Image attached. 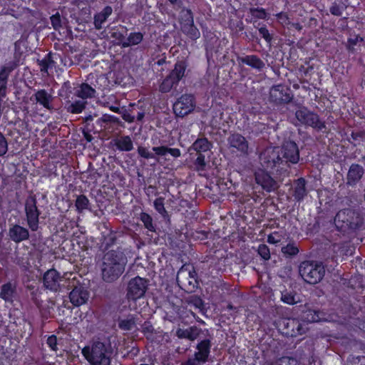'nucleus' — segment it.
I'll return each mask as SVG.
<instances>
[{
	"label": "nucleus",
	"mask_w": 365,
	"mask_h": 365,
	"mask_svg": "<svg viewBox=\"0 0 365 365\" xmlns=\"http://www.w3.org/2000/svg\"><path fill=\"white\" fill-rule=\"evenodd\" d=\"M127 259L123 252L111 250L105 253L101 265L102 279L113 282L124 272Z\"/></svg>",
	"instance_id": "obj_1"
},
{
	"label": "nucleus",
	"mask_w": 365,
	"mask_h": 365,
	"mask_svg": "<svg viewBox=\"0 0 365 365\" xmlns=\"http://www.w3.org/2000/svg\"><path fill=\"white\" fill-rule=\"evenodd\" d=\"M334 222L339 231L346 232L359 230L364 224V218L356 210L344 208L336 214Z\"/></svg>",
	"instance_id": "obj_2"
},
{
	"label": "nucleus",
	"mask_w": 365,
	"mask_h": 365,
	"mask_svg": "<svg viewBox=\"0 0 365 365\" xmlns=\"http://www.w3.org/2000/svg\"><path fill=\"white\" fill-rule=\"evenodd\" d=\"M82 354L91 365H110V347L101 341H95L92 346H85Z\"/></svg>",
	"instance_id": "obj_3"
},
{
	"label": "nucleus",
	"mask_w": 365,
	"mask_h": 365,
	"mask_svg": "<svg viewBox=\"0 0 365 365\" xmlns=\"http://www.w3.org/2000/svg\"><path fill=\"white\" fill-rule=\"evenodd\" d=\"M259 161L263 169L272 175L281 176L287 174L282 166L279 148L265 149L259 155Z\"/></svg>",
	"instance_id": "obj_4"
},
{
	"label": "nucleus",
	"mask_w": 365,
	"mask_h": 365,
	"mask_svg": "<svg viewBox=\"0 0 365 365\" xmlns=\"http://www.w3.org/2000/svg\"><path fill=\"white\" fill-rule=\"evenodd\" d=\"M299 273L304 282L316 284L324 277L325 267L321 262L305 260L300 263Z\"/></svg>",
	"instance_id": "obj_5"
},
{
	"label": "nucleus",
	"mask_w": 365,
	"mask_h": 365,
	"mask_svg": "<svg viewBox=\"0 0 365 365\" xmlns=\"http://www.w3.org/2000/svg\"><path fill=\"white\" fill-rule=\"evenodd\" d=\"M188 63L186 59L178 60L174 65V68L163 79L160 85V91L162 93H168L173 87H176L179 82L185 76Z\"/></svg>",
	"instance_id": "obj_6"
},
{
	"label": "nucleus",
	"mask_w": 365,
	"mask_h": 365,
	"mask_svg": "<svg viewBox=\"0 0 365 365\" xmlns=\"http://www.w3.org/2000/svg\"><path fill=\"white\" fill-rule=\"evenodd\" d=\"M179 24L182 32L190 39L196 41L200 37V32L194 24L191 9L183 7L179 13Z\"/></svg>",
	"instance_id": "obj_7"
},
{
	"label": "nucleus",
	"mask_w": 365,
	"mask_h": 365,
	"mask_svg": "<svg viewBox=\"0 0 365 365\" xmlns=\"http://www.w3.org/2000/svg\"><path fill=\"white\" fill-rule=\"evenodd\" d=\"M283 168L289 173L292 165L299 163L300 155L298 145L294 140H284L279 150Z\"/></svg>",
	"instance_id": "obj_8"
},
{
	"label": "nucleus",
	"mask_w": 365,
	"mask_h": 365,
	"mask_svg": "<svg viewBox=\"0 0 365 365\" xmlns=\"http://www.w3.org/2000/svg\"><path fill=\"white\" fill-rule=\"evenodd\" d=\"M295 117L302 125L311 127L316 130L322 131L326 128L325 122L320 118L319 115L307 107L299 108L295 112Z\"/></svg>",
	"instance_id": "obj_9"
},
{
	"label": "nucleus",
	"mask_w": 365,
	"mask_h": 365,
	"mask_svg": "<svg viewBox=\"0 0 365 365\" xmlns=\"http://www.w3.org/2000/svg\"><path fill=\"white\" fill-rule=\"evenodd\" d=\"M282 334L287 337H296L306 333L308 327L299 319L284 318L279 322Z\"/></svg>",
	"instance_id": "obj_10"
},
{
	"label": "nucleus",
	"mask_w": 365,
	"mask_h": 365,
	"mask_svg": "<svg viewBox=\"0 0 365 365\" xmlns=\"http://www.w3.org/2000/svg\"><path fill=\"white\" fill-rule=\"evenodd\" d=\"M37 200L35 195H29L25 200V213L27 225L34 232L38 229L39 215L41 214L37 207Z\"/></svg>",
	"instance_id": "obj_11"
},
{
	"label": "nucleus",
	"mask_w": 365,
	"mask_h": 365,
	"mask_svg": "<svg viewBox=\"0 0 365 365\" xmlns=\"http://www.w3.org/2000/svg\"><path fill=\"white\" fill-rule=\"evenodd\" d=\"M195 98L192 94H183L173 103V110L178 117H184L195 108Z\"/></svg>",
	"instance_id": "obj_12"
},
{
	"label": "nucleus",
	"mask_w": 365,
	"mask_h": 365,
	"mask_svg": "<svg viewBox=\"0 0 365 365\" xmlns=\"http://www.w3.org/2000/svg\"><path fill=\"white\" fill-rule=\"evenodd\" d=\"M147 288L148 280L145 278L135 277L131 279L128 285V299L136 301L145 295Z\"/></svg>",
	"instance_id": "obj_13"
},
{
	"label": "nucleus",
	"mask_w": 365,
	"mask_h": 365,
	"mask_svg": "<svg viewBox=\"0 0 365 365\" xmlns=\"http://www.w3.org/2000/svg\"><path fill=\"white\" fill-rule=\"evenodd\" d=\"M270 98L276 104L280 105L291 102L293 99V95L288 87L279 84L272 88Z\"/></svg>",
	"instance_id": "obj_14"
},
{
	"label": "nucleus",
	"mask_w": 365,
	"mask_h": 365,
	"mask_svg": "<svg viewBox=\"0 0 365 365\" xmlns=\"http://www.w3.org/2000/svg\"><path fill=\"white\" fill-rule=\"evenodd\" d=\"M271 175L272 174L264 169H258L255 172L256 183L267 192L273 191L277 187L276 181Z\"/></svg>",
	"instance_id": "obj_15"
},
{
	"label": "nucleus",
	"mask_w": 365,
	"mask_h": 365,
	"mask_svg": "<svg viewBox=\"0 0 365 365\" xmlns=\"http://www.w3.org/2000/svg\"><path fill=\"white\" fill-rule=\"evenodd\" d=\"M364 173L365 170L360 164H351L346 173V185L348 187H355L361 180Z\"/></svg>",
	"instance_id": "obj_16"
},
{
	"label": "nucleus",
	"mask_w": 365,
	"mask_h": 365,
	"mask_svg": "<svg viewBox=\"0 0 365 365\" xmlns=\"http://www.w3.org/2000/svg\"><path fill=\"white\" fill-rule=\"evenodd\" d=\"M90 296L88 290L81 284L75 286L69 293V299L75 307H79L87 302Z\"/></svg>",
	"instance_id": "obj_17"
},
{
	"label": "nucleus",
	"mask_w": 365,
	"mask_h": 365,
	"mask_svg": "<svg viewBox=\"0 0 365 365\" xmlns=\"http://www.w3.org/2000/svg\"><path fill=\"white\" fill-rule=\"evenodd\" d=\"M7 236L11 241L19 244L29 240V231L19 224H11L9 226Z\"/></svg>",
	"instance_id": "obj_18"
},
{
	"label": "nucleus",
	"mask_w": 365,
	"mask_h": 365,
	"mask_svg": "<svg viewBox=\"0 0 365 365\" xmlns=\"http://www.w3.org/2000/svg\"><path fill=\"white\" fill-rule=\"evenodd\" d=\"M211 347L212 343L209 339H202L197 344V351L195 352L194 356L200 364H204L208 361Z\"/></svg>",
	"instance_id": "obj_19"
},
{
	"label": "nucleus",
	"mask_w": 365,
	"mask_h": 365,
	"mask_svg": "<svg viewBox=\"0 0 365 365\" xmlns=\"http://www.w3.org/2000/svg\"><path fill=\"white\" fill-rule=\"evenodd\" d=\"M331 261L336 264L339 257L351 255L352 254L351 242L349 241H343L339 243H334L331 245Z\"/></svg>",
	"instance_id": "obj_20"
},
{
	"label": "nucleus",
	"mask_w": 365,
	"mask_h": 365,
	"mask_svg": "<svg viewBox=\"0 0 365 365\" xmlns=\"http://www.w3.org/2000/svg\"><path fill=\"white\" fill-rule=\"evenodd\" d=\"M60 274L55 269H48L45 272L43 277L44 287L53 292H57L60 288Z\"/></svg>",
	"instance_id": "obj_21"
},
{
	"label": "nucleus",
	"mask_w": 365,
	"mask_h": 365,
	"mask_svg": "<svg viewBox=\"0 0 365 365\" xmlns=\"http://www.w3.org/2000/svg\"><path fill=\"white\" fill-rule=\"evenodd\" d=\"M230 148H235L242 155H247L248 152V142L246 138L239 133H233L228 138Z\"/></svg>",
	"instance_id": "obj_22"
},
{
	"label": "nucleus",
	"mask_w": 365,
	"mask_h": 365,
	"mask_svg": "<svg viewBox=\"0 0 365 365\" xmlns=\"http://www.w3.org/2000/svg\"><path fill=\"white\" fill-rule=\"evenodd\" d=\"M207 262H209V269L210 272L218 275L226 270L228 258L224 255L221 257L214 255L212 256Z\"/></svg>",
	"instance_id": "obj_23"
},
{
	"label": "nucleus",
	"mask_w": 365,
	"mask_h": 365,
	"mask_svg": "<svg viewBox=\"0 0 365 365\" xmlns=\"http://www.w3.org/2000/svg\"><path fill=\"white\" fill-rule=\"evenodd\" d=\"M34 100L36 103L43 108L51 110L53 107L52 105L53 96L45 89H39L34 94Z\"/></svg>",
	"instance_id": "obj_24"
},
{
	"label": "nucleus",
	"mask_w": 365,
	"mask_h": 365,
	"mask_svg": "<svg viewBox=\"0 0 365 365\" xmlns=\"http://www.w3.org/2000/svg\"><path fill=\"white\" fill-rule=\"evenodd\" d=\"M16 294V285L15 283L8 282L1 287L0 298L5 302L13 303Z\"/></svg>",
	"instance_id": "obj_25"
},
{
	"label": "nucleus",
	"mask_w": 365,
	"mask_h": 365,
	"mask_svg": "<svg viewBox=\"0 0 365 365\" xmlns=\"http://www.w3.org/2000/svg\"><path fill=\"white\" fill-rule=\"evenodd\" d=\"M200 333V328H198L197 326H191L187 329L178 328L175 335L178 339L194 341L199 336Z\"/></svg>",
	"instance_id": "obj_26"
},
{
	"label": "nucleus",
	"mask_w": 365,
	"mask_h": 365,
	"mask_svg": "<svg viewBox=\"0 0 365 365\" xmlns=\"http://www.w3.org/2000/svg\"><path fill=\"white\" fill-rule=\"evenodd\" d=\"M239 63L245 64L252 68L262 70L264 67V61L257 55H247L243 57H237Z\"/></svg>",
	"instance_id": "obj_27"
},
{
	"label": "nucleus",
	"mask_w": 365,
	"mask_h": 365,
	"mask_svg": "<svg viewBox=\"0 0 365 365\" xmlns=\"http://www.w3.org/2000/svg\"><path fill=\"white\" fill-rule=\"evenodd\" d=\"M176 280L178 285L183 289H186L187 284L189 286L192 285V288H194L195 285L193 284L192 281L196 282V279L194 277L192 272L184 270L183 269H180L178 271Z\"/></svg>",
	"instance_id": "obj_28"
},
{
	"label": "nucleus",
	"mask_w": 365,
	"mask_h": 365,
	"mask_svg": "<svg viewBox=\"0 0 365 365\" xmlns=\"http://www.w3.org/2000/svg\"><path fill=\"white\" fill-rule=\"evenodd\" d=\"M212 148V143L207 138H197L192 145L190 147L189 150L195 151L196 153H204L210 151Z\"/></svg>",
	"instance_id": "obj_29"
},
{
	"label": "nucleus",
	"mask_w": 365,
	"mask_h": 365,
	"mask_svg": "<svg viewBox=\"0 0 365 365\" xmlns=\"http://www.w3.org/2000/svg\"><path fill=\"white\" fill-rule=\"evenodd\" d=\"M112 13L113 8L110 6H106L100 12L96 14L93 17V24L96 29H102L103 24L106 21Z\"/></svg>",
	"instance_id": "obj_30"
},
{
	"label": "nucleus",
	"mask_w": 365,
	"mask_h": 365,
	"mask_svg": "<svg viewBox=\"0 0 365 365\" xmlns=\"http://www.w3.org/2000/svg\"><path fill=\"white\" fill-rule=\"evenodd\" d=\"M116 242L117 232L110 230L106 235L103 234L101 240L100 249L103 252H108L110 251L109 249L116 244Z\"/></svg>",
	"instance_id": "obj_31"
},
{
	"label": "nucleus",
	"mask_w": 365,
	"mask_h": 365,
	"mask_svg": "<svg viewBox=\"0 0 365 365\" xmlns=\"http://www.w3.org/2000/svg\"><path fill=\"white\" fill-rule=\"evenodd\" d=\"M306 195V180L304 178H299L295 181L293 196L297 201L300 202Z\"/></svg>",
	"instance_id": "obj_32"
},
{
	"label": "nucleus",
	"mask_w": 365,
	"mask_h": 365,
	"mask_svg": "<svg viewBox=\"0 0 365 365\" xmlns=\"http://www.w3.org/2000/svg\"><path fill=\"white\" fill-rule=\"evenodd\" d=\"M300 321L306 325L309 323L318 322L320 321L319 312L314 309L307 308L302 311Z\"/></svg>",
	"instance_id": "obj_33"
},
{
	"label": "nucleus",
	"mask_w": 365,
	"mask_h": 365,
	"mask_svg": "<svg viewBox=\"0 0 365 365\" xmlns=\"http://www.w3.org/2000/svg\"><path fill=\"white\" fill-rule=\"evenodd\" d=\"M114 145L120 151H130L133 149V143L128 135L121 136L114 140Z\"/></svg>",
	"instance_id": "obj_34"
},
{
	"label": "nucleus",
	"mask_w": 365,
	"mask_h": 365,
	"mask_svg": "<svg viewBox=\"0 0 365 365\" xmlns=\"http://www.w3.org/2000/svg\"><path fill=\"white\" fill-rule=\"evenodd\" d=\"M153 150L155 155L158 156H164L167 154H170L174 158H178L181 155V151L179 148H168L164 145L153 147Z\"/></svg>",
	"instance_id": "obj_35"
},
{
	"label": "nucleus",
	"mask_w": 365,
	"mask_h": 365,
	"mask_svg": "<svg viewBox=\"0 0 365 365\" xmlns=\"http://www.w3.org/2000/svg\"><path fill=\"white\" fill-rule=\"evenodd\" d=\"M53 54L51 52L48 53L41 60H38V65L42 73H48L49 69H52L56 64L53 61Z\"/></svg>",
	"instance_id": "obj_36"
},
{
	"label": "nucleus",
	"mask_w": 365,
	"mask_h": 365,
	"mask_svg": "<svg viewBox=\"0 0 365 365\" xmlns=\"http://www.w3.org/2000/svg\"><path fill=\"white\" fill-rule=\"evenodd\" d=\"M95 93L96 90L86 83H81L79 89L76 92V95L82 99L93 98L95 96Z\"/></svg>",
	"instance_id": "obj_37"
},
{
	"label": "nucleus",
	"mask_w": 365,
	"mask_h": 365,
	"mask_svg": "<svg viewBox=\"0 0 365 365\" xmlns=\"http://www.w3.org/2000/svg\"><path fill=\"white\" fill-rule=\"evenodd\" d=\"M101 177V174L98 170L88 168V170L83 173V178H85L84 182L89 185H96L98 179Z\"/></svg>",
	"instance_id": "obj_38"
},
{
	"label": "nucleus",
	"mask_w": 365,
	"mask_h": 365,
	"mask_svg": "<svg viewBox=\"0 0 365 365\" xmlns=\"http://www.w3.org/2000/svg\"><path fill=\"white\" fill-rule=\"evenodd\" d=\"M138 219L143 222L145 229H146L148 232H156V225L154 223L153 219L150 214L142 211L139 214Z\"/></svg>",
	"instance_id": "obj_39"
},
{
	"label": "nucleus",
	"mask_w": 365,
	"mask_h": 365,
	"mask_svg": "<svg viewBox=\"0 0 365 365\" xmlns=\"http://www.w3.org/2000/svg\"><path fill=\"white\" fill-rule=\"evenodd\" d=\"M127 29L125 26H120L119 27L113 28L110 32V36L114 38L117 43L123 46V43L125 42V34Z\"/></svg>",
	"instance_id": "obj_40"
},
{
	"label": "nucleus",
	"mask_w": 365,
	"mask_h": 365,
	"mask_svg": "<svg viewBox=\"0 0 365 365\" xmlns=\"http://www.w3.org/2000/svg\"><path fill=\"white\" fill-rule=\"evenodd\" d=\"M143 39V35L141 32H131L127 37L125 42L123 43V47L126 48L131 46L139 44Z\"/></svg>",
	"instance_id": "obj_41"
},
{
	"label": "nucleus",
	"mask_w": 365,
	"mask_h": 365,
	"mask_svg": "<svg viewBox=\"0 0 365 365\" xmlns=\"http://www.w3.org/2000/svg\"><path fill=\"white\" fill-rule=\"evenodd\" d=\"M86 101L78 100L69 103L68 105H66V108L67 111L71 113L78 114L83 112L86 108Z\"/></svg>",
	"instance_id": "obj_42"
},
{
	"label": "nucleus",
	"mask_w": 365,
	"mask_h": 365,
	"mask_svg": "<svg viewBox=\"0 0 365 365\" xmlns=\"http://www.w3.org/2000/svg\"><path fill=\"white\" fill-rule=\"evenodd\" d=\"M89 200L88 197L84 195H80L77 196L75 202V206L78 213H81L84 210L88 208Z\"/></svg>",
	"instance_id": "obj_43"
},
{
	"label": "nucleus",
	"mask_w": 365,
	"mask_h": 365,
	"mask_svg": "<svg viewBox=\"0 0 365 365\" xmlns=\"http://www.w3.org/2000/svg\"><path fill=\"white\" fill-rule=\"evenodd\" d=\"M364 38L360 36L359 34L351 35L350 37L347 38V43L346 44V50L351 53H354L355 51L354 46L359 43L362 42Z\"/></svg>",
	"instance_id": "obj_44"
},
{
	"label": "nucleus",
	"mask_w": 365,
	"mask_h": 365,
	"mask_svg": "<svg viewBox=\"0 0 365 365\" xmlns=\"http://www.w3.org/2000/svg\"><path fill=\"white\" fill-rule=\"evenodd\" d=\"M197 158L193 161L195 170L197 171H204L206 168L205 155L204 153H196Z\"/></svg>",
	"instance_id": "obj_45"
},
{
	"label": "nucleus",
	"mask_w": 365,
	"mask_h": 365,
	"mask_svg": "<svg viewBox=\"0 0 365 365\" xmlns=\"http://www.w3.org/2000/svg\"><path fill=\"white\" fill-rule=\"evenodd\" d=\"M251 16L257 19H266L267 18V12L262 7H252L249 10Z\"/></svg>",
	"instance_id": "obj_46"
},
{
	"label": "nucleus",
	"mask_w": 365,
	"mask_h": 365,
	"mask_svg": "<svg viewBox=\"0 0 365 365\" xmlns=\"http://www.w3.org/2000/svg\"><path fill=\"white\" fill-rule=\"evenodd\" d=\"M258 255L264 261L270 259V250L265 244L259 245L257 250Z\"/></svg>",
	"instance_id": "obj_47"
},
{
	"label": "nucleus",
	"mask_w": 365,
	"mask_h": 365,
	"mask_svg": "<svg viewBox=\"0 0 365 365\" xmlns=\"http://www.w3.org/2000/svg\"><path fill=\"white\" fill-rule=\"evenodd\" d=\"M299 248L292 243H288L286 246L282 248V252L284 255L293 257L299 253Z\"/></svg>",
	"instance_id": "obj_48"
},
{
	"label": "nucleus",
	"mask_w": 365,
	"mask_h": 365,
	"mask_svg": "<svg viewBox=\"0 0 365 365\" xmlns=\"http://www.w3.org/2000/svg\"><path fill=\"white\" fill-rule=\"evenodd\" d=\"M259 34L262 38L264 39V41L267 43V44L271 45L273 36L267 29L266 25L263 24L262 26L258 29Z\"/></svg>",
	"instance_id": "obj_49"
},
{
	"label": "nucleus",
	"mask_w": 365,
	"mask_h": 365,
	"mask_svg": "<svg viewBox=\"0 0 365 365\" xmlns=\"http://www.w3.org/2000/svg\"><path fill=\"white\" fill-rule=\"evenodd\" d=\"M344 9L345 7L341 2L334 1L331 4L329 11L334 16H340Z\"/></svg>",
	"instance_id": "obj_50"
},
{
	"label": "nucleus",
	"mask_w": 365,
	"mask_h": 365,
	"mask_svg": "<svg viewBox=\"0 0 365 365\" xmlns=\"http://www.w3.org/2000/svg\"><path fill=\"white\" fill-rule=\"evenodd\" d=\"M296 295L292 292H284L282 293V301L287 304L293 305L297 303Z\"/></svg>",
	"instance_id": "obj_51"
},
{
	"label": "nucleus",
	"mask_w": 365,
	"mask_h": 365,
	"mask_svg": "<svg viewBox=\"0 0 365 365\" xmlns=\"http://www.w3.org/2000/svg\"><path fill=\"white\" fill-rule=\"evenodd\" d=\"M50 20L53 29L56 31H59L62 27V20L60 14L56 12V14H53L50 17Z\"/></svg>",
	"instance_id": "obj_52"
},
{
	"label": "nucleus",
	"mask_w": 365,
	"mask_h": 365,
	"mask_svg": "<svg viewBox=\"0 0 365 365\" xmlns=\"http://www.w3.org/2000/svg\"><path fill=\"white\" fill-rule=\"evenodd\" d=\"M347 365H365V356H349Z\"/></svg>",
	"instance_id": "obj_53"
},
{
	"label": "nucleus",
	"mask_w": 365,
	"mask_h": 365,
	"mask_svg": "<svg viewBox=\"0 0 365 365\" xmlns=\"http://www.w3.org/2000/svg\"><path fill=\"white\" fill-rule=\"evenodd\" d=\"M164 201L165 199L163 197H158L154 200V207L156 210V211L158 212L160 214H163L166 212Z\"/></svg>",
	"instance_id": "obj_54"
},
{
	"label": "nucleus",
	"mask_w": 365,
	"mask_h": 365,
	"mask_svg": "<svg viewBox=\"0 0 365 365\" xmlns=\"http://www.w3.org/2000/svg\"><path fill=\"white\" fill-rule=\"evenodd\" d=\"M277 21L282 26H288L290 24V19L287 12L281 11L276 15Z\"/></svg>",
	"instance_id": "obj_55"
},
{
	"label": "nucleus",
	"mask_w": 365,
	"mask_h": 365,
	"mask_svg": "<svg viewBox=\"0 0 365 365\" xmlns=\"http://www.w3.org/2000/svg\"><path fill=\"white\" fill-rule=\"evenodd\" d=\"M19 66V59L15 58L12 61L6 62L1 68L7 71L9 74Z\"/></svg>",
	"instance_id": "obj_56"
},
{
	"label": "nucleus",
	"mask_w": 365,
	"mask_h": 365,
	"mask_svg": "<svg viewBox=\"0 0 365 365\" xmlns=\"http://www.w3.org/2000/svg\"><path fill=\"white\" fill-rule=\"evenodd\" d=\"M58 339L55 334H52L47 338L46 344L53 351H58Z\"/></svg>",
	"instance_id": "obj_57"
},
{
	"label": "nucleus",
	"mask_w": 365,
	"mask_h": 365,
	"mask_svg": "<svg viewBox=\"0 0 365 365\" xmlns=\"http://www.w3.org/2000/svg\"><path fill=\"white\" fill-rule=\"evenodd\" d=\"M8 151V143L4 135L0 132V157L4 156Z\"/></svg>",
	"instance_id": "obj_58"
},
{
	"label": "nucleus",
	"mask_w": 365,
	"mask_h": 365,
	"mask_svg": "<svg viewBox=\"0 0 365 365\" xmlns=\"http://www.w3.org/2000/svg\"><path fill=\"white\" fill-rule=\"evenodd\" d=\"M166 59H167V56L165 53L157 56L155 58H153V67L155 68V66H163L164 64H166L168 63Z\"/></svg>",
	"instance_id": "obj_59"
},
{
	"label": "nucleus",
	"mask_w": 365,
	"mask_h": 365,
	"mask_svg": "<svg viewBox=\"0 0 365 365\" xmlns=\"http://www.w3.org/2000/svg\"><path fill=\"white\" fill-rule=\"evenodd\" d=\"M138 153L140 156L142 158H144L145 159H151L154 158V155L150 153L148 148L145 147L140 146L138 148Z\"/></svg>",
	"instance_id": "obj_60"
},
{
	"label": "nucleus",
	"mask_w": 365,
	"mask_h": 365,
	"mask_svg": "<svg viewBox=\"0 0 365 365\" xmlns=\"http://www.w3.org/2000/svg\"><path fill=\"white\" fill-rule=\"evenodd\" d=\"M279 361L283 365H299V361L293 357H282Z\"/></svg>",
	"instance_id": "obj_61"
},
{
	"label": "nucleus",
	"mask_w": 365,
	"mask_h": 365,
	"mask_svg": "<svg viewBox=\"0 0 365 365\" xmlns=\"http://www.w3.org/2000/svg\"><path fill=\"white\" fill-rule=\"evenodd\" d=\"M351 138L354 141L363 140L365 138V130L352 131L351 133Z\"/></svg>",
	"instance_id": "obj_62"
},
{
	"label": "nucleus",
	"mask_w": 365,
	"mask_h": 365,
	"mask_svg": "<svg viewBox=\"0 0 365 365\" xmlns=\"http://www.w3.org/2000/svg\"><path fill=\"white\" fill-rule=\"evenodd\" d=\"M133 324L130 319H123L119 322V327L124 330H130L132 328Z\"/></svg>",
	"instance_id": "obj_63"
},
{
	"label": "nucleus",
	"mask_w": 365,
	"mask_h": 365,
	"mask_svg": "<svg viewBox=\"0 0 365 365\" xmlns=\"http://www.w3.org/2000/svg\"><path fill=\"white\" fill-rule=\"evenodd\" d=\"M190 302L197 308H200L203 305L202 299L197 296L192 297Z\"/></svg>",
	"instance_id": "obj_64"
}]
</instances>
